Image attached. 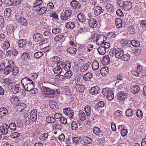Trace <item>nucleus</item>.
I'll use <instances>...</instances> for the list:
<instances>
[{"mask_svg": "<svg viewBox=\"0 0 146 146\" xmlns=\"http://www.w3.org/2000/svg\"><path fill=\"white\" fill-rule=\"evenodd\" d=\"M21 84L23 87V90L25 91H30L33 89L35 86V83L28 77H25L23 78L21 80Z\"/></svg>", "mask_w": 146, "mask_h": 146, "instance_id": "obj_1", "label": "nucleus"}, {"mask_svg": "<svg viewBox=\"0 0 146 146\" xmlns=\"http://www.w3.org/2000/svg\"><path fill=\"white\" fill-rule=\"evenodd\" d=\"M117 3L119 6L125 11L130 10L132 7V3L129 1H124L123 0H118Z\"/></svg>", "mask_w": 146, "mask_h": 146, "instance_id": "obj_2", "label": "nucleus"}, {"mask_svg": "<svg viewBox=\"0 0 146 146\" xmlns=\"http://www.w3.org/2000/svg\"><path fill=\"white\" fill-rule=\"evenodd\" d=\"M102 92L107 97L108 101H111L114 98L113 93L107 88L103 89Z\"/></svg>", "mask_w": 146, "mask_h": 146, "instance_id": "obj_3", "label": "nucleus"}, {"mask_svg": "<svg viewBox=\"0 0 146 146\" xmlns=\"http://www.w3.org/2000/svg\"><path fill=\"white\" fill-rule=\"evenodd\" d=\"M72 12L70 10L65 11L64 13H62L60 18L62 20H67L69 19L72 14Z\"/></svg>", "mask_w": 146, "mask_h": 146, "instance_id": "obj_4", "label": "nucleus"}, {"mask_svg": "<svg viewBox=\"0 0 146 146\" xmlns=\"http://www.w3.org/2000/svg\"><path fill=\"white\" fill-rule=\"evenodd\" d=\"M64 114L70 118L73 119L74 118V111L73 110H70V108L63 109Z\"/></svg>", "mask_w": 146, "mask_h": 146, "instance_id": "obj_5", "label": "nucleus"}, {"mask_svg": "<svg viewBox=\"0 0 146 146\" xmlns=\"http://www.w3.org/2000/svg\"><path fill=\"white\" fill-rule=\"evenodd\" d=\"M42 36L40 34H35L33 36V38L35 42H40V45L44 44L45 43L44 40L42 38Z\"/></svg>", "mask_w": 146, "mask_h": 146, "instance_id": "obj_6", "label": "nucleus"}, {"mask_svg": "<svg viewBox=\"0 0 146 146\" xmlns=\"http://www.w3.org/2000/svg\"><path fill=\"white\" fill-rule=\"evenodd\" d=\"M127 94L125 93L120 92L117 94V100L119 102H122L125 101L127 98Z\"/></svg>", "mask_w": 146, "mask_h": 146, "instance_id": "obj_7", "label": "nucleus"}, {"mask_svg": "<svg viewBox=\"0 0 146 146\" xmlns=\"http://www.w3.org/2000/svg\"><path fill=\"white\" fill-rule=\"evenodd\" d=\"M100 91V87L98 86L92 87L89 90V93L92 95H96L99 94Z\"/></svg>", "mask_w": 146, "mask_h": 146, "instance_id": "obj_8", "label": "nucleus"}, {"mask_svg": "<svg viewBox=\"0 0 146 146\" xmlns=\"http://www.w3.org/2000/svg\"><path fill=\"white\" fill-rule=\"evenodd\" d=\"M115 53V57L117 58H121L123 55V49L117 48H114Z\"/></svg>", "mask_w": 146, "mask_h": 146, "instance_id": "obj_9", "label": "nucleus"}, {"mask_svg": "<svg viewBox=\"0 0 146 146\" xmlns=\"http://www.w3.org/2000/svg\"><path fill=\"white\" fill-rule=\"evenodd\" d=\"M137 71H138L139 74V77L141 76H145L146 74V68H143L141 66L139 65L137 68Z\"/></svg>", "mask_w": 146, "mask_h": 146, "instance_id": "obj_10", "label": "nucleus"}, {"mask_svg": "<svg viewBox=\"0 0 146 146\" xmlns=\"http://www.w3.org/2000/svg\"><path fill=\"white\" fill-rule=\"evenodd\" d=\"M8 125L7 124L3 123L0 127V131L3 134V135H6L8 133Z\"/></svg>", "mask_w": 146, "mask_h": 146, "instance_id": "obj_11", "label": "nucleus"}, {"mask_svg": "<svg viewBox=\"0 0 146 146\" xmlns=\"http://www.w3.org/2000/svg\"><path fill=\"white\" fill-rule=\"evenodd\" d=\"M106 38V37L105 36L100 35L96 42V44L98 45H103Z\"/></svg>", "mask_w": 146, "mask_h": 146, "instance_id": "obj_12", "label": "nucleus"}, {"mask_svg": "<svg viewBox=\"0 0 146 146\" xmlns=\"http://www.w3.org/2000/svg\"><path fill=\"white\" fill-rule=\"evenodd\" d=\"M37 111L36 109H34L31 111L30 114L31 120L33 122H36L37 118Z\"/></svg>", "mask_w": 146, "mask_h": 146, "instance_id": "obj_13", "label": "nucleus"}, {"mask_svg": "<svg viewBox=\"0 0 146 146\" xmlns=\"http://www.w3.org/2000/svg\"><path fill=\"white\" fill-rule=\"evenodd\" d=\"M21 90L20 87V85L19 84H17L15 85L14 86H12L11 89V91L14 94L19 92Z\"/></svg>", "mask_w": 146, "mask_h": 146, "instance_id": "obj_14", "label": "nucleus"}, {"mask_svg": "<svg viewBox=\"0 0 146 146\" xmlns=\"http://www.w3.org/2000/svg\"><path fill=\"white\" fill-rule=\"evenodd\" d=\"M18 23L21 26L23 27H26L28 25V22L24 17H20L18 19Z\"/></svg>", "mask_w": 146, "mask_h": 146, "instance_id": "obj_15", "label": "nucleus"}, {"mask_svg": "<svg viewBox=\"0 0 146 146\" xmlns=\"http://www.w3.org/2000/svg\"><path fill=\"white\" fill-rule=\"evenodd\" d=\"M93 10L95 15L97 16L102 13L104 11V9H102L101 7L99 6L95 8Z\"/></svg>", "mask_w": 146, "mask_h": 146, "instance_id": "obj_16", "label": "nucleus"}, {"mask_svg": "<svg viewBox=\"0 0 146 146\" xmlns=\"http://www.w3.org/2000/svg\"><path fill=\"white\" fill-rule=\"evenodd\" d=\"M55 91L48 88H46V97L51 98L54 94Z\"/></svg>", "mask_w": 146, "mask_h": 146, "instance_id": "obj_17", "label": "nucleus"}, {"mask_svg": "<svg viewBox=\"0 0 146 146\" xmlns=\"http://www.w3.org/2000/svg\"><path fill=\"white\" fill-rule=\"evenodd\" d=\"M8 113V110L5 107L0 108V117L2 118L5 116Z\"/></svg>", "mask_w": 146, "mask_h": 146, "instance_id": "obj_18", "label": "nucleus"}, {"mask_svg": "<svg viewBox=\"0 0 146 146\" xmlns=\"http://www.w3.org/2000/svg\"><path fill=\"white\" fill-rule=\"evenodd\" d=\"M40 86L41 88V90L42 92L41 95L45 98L46 97V92L45 89H46V84L44 82L40 84Z\"/></svg>", "mask_w": 146, "mask_h": 146, "instance_id": "obj_19", "label": "nucleus"}, {"mask_svg": "<svg viewBox=\"0 0 146 146\" xmlns=\"http://www.w3.org/2000/svg\"><path fill=\"white\" fill-rule=\"evenodd\" d=\"M90 26L92 28H96L97 25V22L94 19H90L88 20Z\"/></svg>", "mask_w": 146, "mask_h": 146, "instance_id": "obj_20", "label": "nucleus"}, {"mask_svg": "<svg viewBox=\"0 0 146 146\" xmlns=\"http://www.w3.org/2000/svg\"><path fill=\"white\" fill-rule=\"evenodd\" d=\"M130 90L133 94H135L139 91L140 88L138 86L135 85L131 86Z\"/></svg>", "mask_w": 146, "mask_h": 146, "instance_id": "obj_21", "label": "nucleus"}, {"mask_svg": "<svg viewBox=\"0 0 146 146\" xmlns=\"http://www.w3.org/2000/svg\"><path fill=\"white\" fill-rule=\"evenodd\" d=\"M71 6L74 9H79L80 5L79 3L76 0L72 1L70 3Z\"/></svg>", "mask_w": 146, "mask_h": 146, "instance_id": "obj_22", "label": "nucleus"}, {"mask_svg": "<svg viewBox=\"0 0 146 146\" xmlns=\"http://www.w3.org/2000/svg\"><path fill=\"white\" fill-rule=\"evenodd\" d=\"M78 116L79 119L81 121H84L86 119V116L85 113L82 110L79 111Z\"/></svg>", "mask_w": 146, "mask_h": 146, "instance_id": "obj_23", "label": "nucleus"}, {"mask_svg": "<svg viewBox=\"0 0 146 146\" xmlns=\"http://www.w3.org/2000/svg\"><path fill=\"white\" fill-rule=\"evenodd\" d=\"M92 74L90 72H88L83 76L82 79L85 81H89L92 77Z\"/></svg>", "mask_w": 146, "mask_h": 146, "instance_id": "obj_24", "label": "nucleus"}, {"mask_svg": "<svg viewBox=\"0 0 146 146\" xmlns=\"http://www.w3.org/2000/svg\"><path fill=\"white\" fill-rule=\"evenodd\" d=\"M52 113L50 112H49V113L48 114V115H50V116H48L46 118V121L48 123H53L55 122V119L52 116L53 115H52Z\"/></svg>", "mask_w": 146, "mask_h": 146, "instance_id": "obj_25", "label": "nucleus"}, {"mask_svg": "<svg viewBox=\"0 0 146 146\" xmlns=\"http://www.w3.org/2000/svg\"><path fill=\"white\" fill-rule=\"evenodd\" d=\"M102 62L104 65H107L110 62V58L109 55H106L104 56L102 59Z\"/></svg>", "mask_w": 146, "mask_h": 146, "instance_id": "obj_26", "label": "nucleus"}, {"mask_svg": "<svg viewBox=\"0 0 146 146\" xmlns=\"http://www.w3.org/2000/svg\"><path fill=\"white\" fill-rule=\"evenodd\" d=\"M108 68L107 67H104L101 69L100 72L102 76H105L108 74Z\"/></svg>", "mask_w": 146, "mask_h": 146, "instance_id": "obj_27", "label": "nucleus"}, {"mask_svg": "<svg viewBox=\"0 0 146 146\" xmlns=\"http://www.w3.org/2000/svg\"><path fill=\"white\" fill-rule=\"evenodd\" d=\"M17 44L19 47L23 48L25 46L27 41L23 39H20L18 40Z\"/></svg>", "mask_w": 146, "mask_h": 146, "instance_id": "obj_28", "label": "nucleus"}, {"mask_svg": "<svg viewBox=\"0 0 146 146\" xmlns=\"http://www.w3.org/2000/svg\"><path fill=\"white\" fill-rule=\"evenodd\" d=\"M97 50L99 54L101 55H104L106 52V49L103 46H100Z\"/></svg>", "mask_w": 146, "mask_h": 146, "instance_id": "obj_29", "label": "nucleus"}, {"mask_svg": "<svg viewBox=\"0 0 146 146\" xmlns=\"http://www.w3.org/2000/svg\"><path fill=\"white\" fill-rule=\"evenodd\" d=\"M115 24L117 28H120L122 27V21L120 19H117L115 20Z\"/></svg>", "mask_w": 146, "mask_h": 146, "instance_id": "obj_30", "label": "nucleus"}, {"mask_svg": "<svg viewBox=\"0 0 146 146\" xmlns=\"http://www.w3.org/2000/svg\"><path fill=\"white\" fill-rule=\"evenodd\" d=\"M11 10L10 8H6L4 11V15L7 18H9L11 16Z\"/></svg>", "mask_w": 146, "mask_h": 146, "instance_id": "obj_31", "label": "nucleus"}, {"mask_svg": "<svg viewBox=\"0 0 146 146\" xmlns=\"http://www.w3.org/2000/svg\"><path fill=\"white\" fill-rule=\"evenodd\" d=\"M12 67H11L10 66H7L4 69V74L6 75H7L9 74L12 70Z\"/></svg>", "mask_w": 146, "mask_h": 146, "instance_id": "obj_32", "label": "nucleus"}, {"mask_svg": "<svg viewBox=\"0 0 146 146\" xmlns=\"http://www.w3.org/2000/svg\"><path fill=\"white\" fill-rule=\"evenodd\" d=\"M24 119L25 121V123L27 125L29 124L31 122L30 117L29 116L27 113H25L24 114Z\"/></svg>", "mask_w": 146, "mask_h": 146, "instance_id": "obj_33", "label": "nucleus"}, {"mask_svg": "<svg viewBox=\"0 0 146 146\" xmlns=\"http://www.w3.org/2000/svg\"><path fill=\"white\" fill-rule=\"evenodd\" d=\"M49 104L50 107L52 109L56 108L58 106L56 102L54 100L49 101Z\"/></svg>", "mask_w": 146, "mask_h": 146, "instance_id": "obj_34", "label": "nucleus"}, {"mask_svg": "<svg viewBox=\"0 0 146 146\" xmlns=\"http://www.w3.org/2000/svg\"><path fill=\"white\" fill-rule=\"evenodd\" d=\"M106 7L108 11L110 13H111L114 12L113 7L111 4H108L107 5Z\"/></svg>", "mask_w": 146, "mask_h": 146, "instance_id": "obj_35", "label": "nucleus"}, {"mask_svg": "<svg viewBox=\"0 0 146 146\" xmlns=\"http://www.w3.org/2000/svg\"><path fill=\"white\" fill-rule=\"evenodd\" d=\"M77 18L78 20L81 22L85 21L86 20L85 15L81 13H80L78 15Z\"/></svg>", "mask_w": 146, "mask_h": 146, "instance_id": "obj_36", "label": "nucleus"}, {"mask_svg": "<svg viewBox=\"0 0 146 146\" xmlns=\"http://www.w3.org/2000/svg\"><path fill=\"white\" fill-rule=\"evenodd\" d=\"M92 69L94 70H98L99 67V64L98 62L96 61H94L92 64Z\"/></svg>", "mask_w": 146, "mask_h": 146, "instance_id": "obj_37", "label": "nucleus"}, {"mask_svg": "<svg viewBox=\"0 0 146 146\" xmlns=\"http://www.w3.org/2000/svg\"><path fill=\"white\" fill-rule=\"evenodd\" d=\"M89 66L88 64L86 63L84 64L80 68V71L82 72H84L88 69Z\"/></svg>", "mask_w": 146, "mask_h": 146, "instance_id": "obj_38", "label": "nucleus"}, {"mask_svg": "<svg viewBox=\"0 0 146 146\" xmlns=\"http://www.w3.org/2000/svg\"><path fill=\"white\" fill-rule=\"evenodd\" d=\"M84 110L86 115L87 116H90L91 113L90 107L89 106H86L84 107Z\"/></svg>", "mask_w": 146, "mask_h": 146, "instance_id": "obj_39", "label": "nucleus"}, {"mask_svg": "<svg viewBox=\"0 0 146 146\" xmlns=\"http://www.w3.org/2000/svg\"><path fill=\"white\" fill-rule=\"evenodd\" d=\"M22 59L24 60L27 61L29 59L30 56L29 54L27 52H25L21 55Z\"/></svg>", "mask_w": 146, "mask_h": 146, "instance_id": "obj_40", "label": "nucleus"}, {"mask_svg": "<svg viewBox=\"0 0 146 146\" xmlns=\"http://www.w3.org/2000/svg\"><path fill=\"white\" fill-rule=\"evenodd\" d=\"M66 27L67 28L72 29L75 27L74 23L72 22H69L66 24Z\"/></svg>", "mask_w": 146, "mask_h": 146, "instance_id": "obj_41", "label": "nucleus"}, {"mask_svg": "<svg viewBox=\"0 0 146 146\" xmlns=\"http://www.w3.org/2000/svg\"><path fill=\"white\" fill-rule=\"evenodd\" d=\"M130 57V55L128 53L123 54V55L121 58L124 61H127L129 59Z\"/></svg>", "mask_w": 146, "mask_h": 146, "instance_id": "obj_42", "label": "nucleus"}, {"mask_svg": "<svg viewBox=\"0 0 146 146\" xmlns=\"http://www.w3.org/2000/svg\"><path fill=\"white\" fill-rule=\"evenodd\" d=\"M93 132L96 135H100L102 133V131L100 128L97 127H95L93 129Z\"/></svg>", "mask_w": 146, "mask_h": 146, "instance_id": "obj_43", "label": "nucleus"}, {"mask_svg": "<svg viewBox=\"0 0 146 146\" xmlns=\"http://www.w3.org/2000/svg\"><path fill=\"white\" fill-rule=\"evenodd\" d=\"M12 73L13 75H16L19 72V68L16 67H13L12 68Z\"/></svg>", "mask_w": 146, "mask_h": 146, "instance_id": "obj_44", "label": "nucleus"}, {"mask_svg": "<svg viewBox=\"0 0 146 146\" xmlns=\"http://www.w3.org/2000/svg\"><path fill=\"white\" fill-rule=\"evenodd\" d=\"M53 71L54 73L57 74H60L62 71V69L60 67H57L54 68L53 69Z\"/></svg>", "mask_w": 146, "mask_h": 146, "instance_id": "obj_45", "label": "nucleus"}, {"mask_svg": "<svg viewBox=\"0 0 146 146\" xmlns=\"http://www.w3.org/2000/svg\"><path fill=\"white\" fill-rule=\"evenodd\" d=\"M10 95L11 96V97L10 98L11 103L13 104V103H16L18 100V98L17 97L15 96L12 95L11 94H10Z\"/></svg>", "mask_w": 146, "mask_h": 146, "instance_id": "obj_46", "label": "nucleus"}, {"mask_svg": "<svg viewBox=\"0 0 146 146\" xmlns=\"http://www.w3.org/2000/svg\"><path fill=\"white\" fill-rule=\"evenodd\" d=\"M67 52L71 54H74L76 52V49L75 48H73L72 47L70 48L67 50Z\"/></svg>", "mask_w": 146, "mask_h": 146, "instance_id": "obj_47", "label": "nucleus"}, {"mask_svg": "<svg viewBox=\"0 0 146 146\" xmlns=\"http://www.w3.org/2000/svg\"><path fill=\"white\" fill-rule=\"evenodd\" d=\"M130 43L132 46L135 47H138L140 45L139 42L135 40H132Z\"/></svg>", "mask_w": 146, "mask_h": 146, "instance_id": "obj_48", "label": "nucleus"}, {"mask_svg": "<svg viewBox=\"0 0 146 146\" xmlns=\"http://www.w3.org/2000/svg\"><path fill=\"white\" fill-rule=\"evenodd\" d=\"M10 47V44L9 42L6 40L3 43V47L5 50H7Z\"/></svg>", "mask_w": 146, "mask_h": 146, "instance_id": "obj_49", "label": "nucleus"}, {"mask_svg": "<svg viewBox=\"0 0 146 146\" xmlns=\"http://www.w3.org/2000/svg\"><path fill=\"white\" fill-rule=\"evenodd\" d=\"M130 43V41L127 40L123 39L121 40L120 41V43L123 46H125Z\"/></svg>", "mask_w": 146, "mask_h": 146, "instance_id": "obj_50", "label": "nucleus"}, {"mask_svg": "<svg viewBox=\"0 0 146 146\" xmlns=\"http://www.w3.org/2000/svg\"><path fill=\"white\" fill-rule=\"evenodd\" d=\"M133 111L131 109H127L125 112L126 116L129 117L133 115Z\"/></svg>", "mask_w": 146, "mask_h": 146, "instance_id": "obj_51", "label": "nucleus"}, {"mask_svg": "<svg viewBox=\"0 0 146 146\" xmlns=\"http://www.w3.org/2000/svg\"><path fill=\"white\" fill-rule=\"evenodd\" d=\"M72 75V73L71 71L69 70L66 72L64 74L66 78H70Z\"/></svg>", "mask_w": 146, "mask_h": 146, "instance_id": "obj_52", "label": "nucleus"}, {"mask_svg": "<svg viewBox=\"0 0 146 146\" xmlns=\"http://www.w3.org/2000/svg\"><path fill=\"white\" fill-rule=\"evenodd\" d=\"M71 127L73 130H75L77 129L78 125L76 122L73 121L72 123Z\"/></svg>", "mask_w": 146, "mask_h": 146, "instance_id": "obj_53", "label": "nucleus"}, {"mask_svg": "<svg viewBox=\"0 0 146 146\" xmlns=\"http://www.w3.org/2000/svg\"><path fill=\"white\" fill-rule=\"evenodd\" d=\"M72 140L74 143L76 144H78L80 143L79 138L78 137H72Z\"/></svg>", "mask_w": 146, "mask_h": 146, "instance_id": "obj_54", "label": "nucleus"}, {"mask_svg": "<svg viewBox=\"0 0 146 146\" xmlns=\"http://www.w3.org/2000/svg\"><path fill=\"white\" fill-rule=\"evenodd\" d=\"M9 128L13 131H15L16 128V126L15 124L14 123H11L9 124L8 125Z\"/></svg>", "mask_w": 146, "mask_h": 146, "instance_id": "obj_55", "label": "nucleus"}, {"mask_svg": "<svg viewBox=\"0 0 146 146\" xmlns=\"http://www.w3.org/2000/svg\"><path fill=\"white\" fill-rule=\"evenodd\" d=\"M52 33L54 34H58L61 32L62 30L59 28H55L52 30Z\"/></svg>", "mask_w": 146, "mask_h": 146, "instance_id": "obj_56", "label": "nucleus"}, {"mask_svg": "<svg viewBox=\"0 0 146 146\" xmlns=\"http://www.w3.org/2000/svg\"><path fill=\"white\" fill-rule=\"evenodd\" d=\"M91 7L93 9L95 8L98 6V4L95 1H92L90 2Z\"/></svg>", "mask_w": 146, "mask_h": 146, "instance_id": "obj_57", "label": "nucleus"}, {"mask_svg": "<svg viewBox=\"0 0 146 146\" xmlns=\"http://www.w3.org/2000/svg\"><path fill=\"white\" fill-rule=\"evenodd\" d=\"M20 135L19 133L16 132H12L10 136L12 138H15L18 137Z\"/></svg>", "mask_w": 146, "mask_h": 146, "instance_id": "obj_58", "label": "nucleus"}, {"mask_svg": "<svg viewBox=\"0 0 146 146\" xmlns=\"http://www.w3.org/2000/svg\"><path fill=\"white\" fill-rule=\"evenodd\" d=\"M53 128H54L56 129H58L60 130L62 128V125L61 124H58L56 123H55L53 126Z\"/></svg>", "mask_w": 146, "mask_h": 146, "instance_id": "obj_59", "label": "nucleus"}, {"mask_svg": "<svg viewBox=\"0 0 146 146\" xmlns=\"http://www.w3.org/2000/svg\"><path fill=\"white\" fill-rule=\"evenodd\" d=\"M84 139L85 142L86 143L90 144L92 142V140L91 139L88 137H84Z\"/></svg>", "mask_w": 146, "mask_h": 146, "instance_id": "obj_60", "label": "nucleus"}, {"mask_svg": "<svg viewBox=\"0 0 146 146\" xmlns=\"http://www.w3.org/2000/svg\"><path fill=\"white\" fill-rule=\"evenodd\" d=\"M34 55L35 58H39L42 56V53L41 52H38L35 53Z\"/></svg>", "mask_w": 146, "mask_h": 146, "instance_id": "obj_61", "label": "nucleus"}, {"mask_svg": "<svg viewBox=\"0 0 146 146\" xmlns=\"http://www.w3.org/2000/svg\"><path fill=\"white\" fill-rule=\"evenodd\" d=\"M46 12L45 8L44 7L41 8L38 10V13L40 15H43Z\"/></svg>", "mask_w": 146, "mask_h": 146, "instance_id": "obj_62", "label": "nucleus"}, {"mask_svg": "<svg viewBox=\"0 0 146 146\" xmlns=\"http://www.w3.org/2000/svg\"><path fill=\"white\" fill-rule=\"evenodd\" d=\"M65 65L64 66L65 70L66 71L69 70L71 66V64L69 62H66Z\"/></svg>", "mask_w": 146, "mask_h": 146, "instance_id": "obj_63", "label": "nucleus"}, {"mask_svg": "<svg viewBox=\"0 0 146 146\" xmlns=\"http://www.w3.org/2000/svg\"><path fill=\"white\" fill-rule=\"evenodd\" d=\"M140 26L144 29L146 28V20H143L141 21Z\"/></svg>", "mask_w": 146, "mask_h": 146, "instance_id": "obj_64", "label": "nucleus"}]
</instances>
